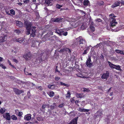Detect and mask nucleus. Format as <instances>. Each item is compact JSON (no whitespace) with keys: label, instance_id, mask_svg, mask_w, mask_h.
<instances>
[{"label":"nucleus","instance_id":"obj_61","mask_svg":"<svg viewBox=\"0 0 124 124\" xmlns=\"http://www.w3.org/2000/svg\"><path fill=\"white\" fill-rule=\"evenodd\" d=\"M25 74L26 75H28V74L29 73H28V72H25Z\"/></svg>","mask_w":124,"mask_h":124},{"label":"nucleus","instance_id":"obj_3","mask_svg":"<svg viewBox=\"0 0 124 124\" xmlns=\"http://www.w3.org/2000/svg\"><path fill=\"white\" fill-rule=\"evenodd\" d=\"M76 42L77 43H79L80 46L82 47L86 45V43L85 40L82 39L81 37H79L77 38L76 39Z\"/></svg>","mask_w":124,"mask_h":124},{"label":"nucleus","instance_id":"obj_37","mask_svg":"<svg viewBox=\"0 0 124 124\" xmlns=\"http://www.w3.org/2000/svg\"><path fill=\"white\" fill-rule=\"evenodd\" d=\"M62 35H63L66 36L67 35L68 33L67 32H64L63 30V31H62Z\"/></svg>","mask_w":124,"mask_h":124},{"label":"nucleus","instance_id":"obj_28","mask_svg":"<svg viewBox=\"0 0 124 124\" xmlns=\"http://www.w3.org/2000/svg\"><path fill=\"white\" fill-rule=\"evenodd\" d=\"M114 69H115L117 70H118L120 71H121L122 70L120 68V66L119 65H116Z\"/></svg>","mask_w":124,"mask_h":124},{"label":"nucleus","instance_id":"obj_54","mask_svg":"<svg viewBox=\"0 0 124 124\" xmlns=\"http://www.w3.org/2000/svg\"><path fill=\"white\" fill-rule=\"evenodd\" d=\"M29 0H24L23 2H24L25 3H26L28 2H29Z\"/></svg>","mask_w":124,"mask_h":124},{"label":"nucleus","instance_id":"obj_29","mask_svg":"<svg viewBox=\"0 0 124 124\" xmlns=\"http://www.w3.org/2000/svg\"><path fill=\"white\" fill-rule=\"evenodd\" d=\"M11 118L13 120H16L17 119V117L14 115H13L11 116Z\"/></svg>","mask_w":124,"mask_h":124},{"label":"nucleus","instance_id":"obj_1","mask_svg":"<svg viewBox=\"0 0 124 124\" xmlns=\"http://www.w3.org/2000/svg\"><path fill=\"white\" fill-rule=\"evenodd\" d=\"M110 18V26L111 28L112 29L113 31H117L120 30L122 28H117L116 29L114 28V27L117 24V23L116 21V19L114 18L116 17L113 14H111L109 15Z\"/></svg>","mask_w":124,"mask_h":124},{"label":"nucleus","instance_id":"obj_58","mask_svg":"<svg viewBox=\"0 0 124 124\" xmlns=\"http://www.w3.org/2000/svg\"><path fill=\"white\" fill-rule=\"evenodd\" d=\"M10 66H11L12 67V68H15V69L16 68L15 67V66L14 65H13L12 64H11Z\"/></svg>","mask_w":124,"mask_h":124},{"label":"nucleus","instance_id":"obj_22","mask_svg":"<svg viewBox=\"0 0 124 124\" xmlns=\"http://www.w3.org/2000/svg\"><path fill=\"white\" fill-rule=\"evenodd\" d=\"M48 94L50 97H52L54 95V93L53 91H51L48 92Z\"/></svg>","mask_w":124,"mask_h":124},{"label":"nucleus","instance_id":"obj_56","mask_svg":"<svg viewBox=\"0 0 124 124\" xmlns=\"http://www.w3.org/2000/svg\"><path fill=\"white\" fill-rule=\"evenodd\" d=\"M8 61L9 64L10 65L11 64L9 60H8Z\"/></svg>","mask_w":124,"mask_h":124},{"label":"nucleus","instance_id":"obj_42","mask_svg":"<svg viewBox=\"0 0 124 124\" xmlns=\"http://www.w3.org/2000/svg\"><path fill=\"white\" fill-rule=\"evenodd\" d=\"M0 67H1L3 69H5L6 68L2 64H0Z\"/></svg>","mask_w":124,"mask_h":124},{"label":"nucleus","instance_id":"obj_23","mask_svg":"<svg viewBox=\"0 0 124 124\" xmlns=\"http://www.w3.org/2000/svg\"><path fill=\"white\" fill-rule=\"evenodd\" d=\"M76 97L78 98H81L83 96V94L82 93H77L76 94Z\"/></svg>","mask_w":124,"mask_h":124},{"label":"nucleus","instance_id":"obj_47","mask_svg":"<svg viewBox=\"0 0 124 124\" xmlns=\"http://www.w3.org/2000/svg\"><path fill=\"white\" fill-rule=\"evenodd\" d=\"M79 102V101L78 100H77L75 101V103L78 106H79V105L78 104V103Z\"/></svg>","mask_w":124,"mask_h":124},{"label":"nucleus","instance_id":"obj_12","mask_svg":"<svg viewBox=\"0 0 124 124\" xmlns=\"http://www.w3.org/2000/svg\"><path fill=\"white\" fill-rule=\"evenodd\" d=\"M13 91L15 93L17 94H19L23 93V91L20 90L16 88H14L13 89Z\"/></svg>","mask_w":124,"mask_h":124},{"label":"nucleus","instance_id":"obj_15","mask_svg":"<svg viewBox=\"0 0 124 124\" xmlns=\"http://www.w3.org/2000/svg\"><path fill=\"white\" fill-rule=\"evenodd\" d=\"M78 118V117H77L76 118L74 119L69 124H77Z\"/></svg>","mask_w":124,"mask_h":124},{"label":"nucleus","instance_id":"obj_51","mask_svg":"<svg viewBox=\"0 0 124 124\" xmlns=\"http://www.w3.org/2000/svg\"><path fill=\"white\" fill-rule=\"evenodd\" d=\"M74 97H73V98L71 99V102L73 103L75 101V100L73 99Z\"/></svg>","mask_w":124,"mask_h":124},{"label":"nucleus","instance_id":"obj_64","mask_svg":"<svg viewBox=\"0 0 124 124\" xmlns=\"http://www.w3.org/2000/svg\"><path fill=\"white\" fill-rule=\"evenodd\" d=\"M100 57L101 58H102V59H103L104 58V56H103V55H101V56H100Z\"/></svg>","mask_w":124,"mask_h":124},{"label":"nucleus","instance_id":"obj_11","mask_svg":"<svg viewBox=\"0 0 124 124\" xmlns=\"http://www.w3.org/2000/svg\"><path fill=\"white\" fill-rule=\"evenodd\" d=\"M31 54L30 53H27L25 54L24 56L23 57L26 60H28L29 59V58H31Z\"/></svg>","mask_w":124,"mask_h":124},{"label":"nucleus","instance_id":"obj_2","mask_svg":"<svg viewBox=\"0 0 124 124\" xmlns=\"http://www.w3.org/2000/svg\"><path fill=\"white\" fill-rule=\"evenodd\" d=\"M26 29L27 31L26 32V34L28 35L30 33L31 29V34L30 36L31 37H34L36 35V30L35 28H36L35 27L33 26L31 27L32 24L30 23H27L26 24Z\"/></svg>","mask_w":124,"mask_h":124},{"label":"nucleus","instance_id":"obj_17","mask_svg":"<svg viewBox=\"0 0 124 124\" xmlns=\"http://www.w3.org/2000/svg\"><path fill=\"white\" fill-rule=\"evenodd\" d=\"M63 31V29H60V30H56L55 32L57 33L60 36L62 35V33Z\"/></svg>","mask_w":124,"mask_h":124},{"label":"nucleus","instance_id":"obj_21","mask_svg":"<svg viewBox=\"0 0 124 124\" xmlns=\"http://www.w3.org/2000/svg\"><path fill=\"white\" fill-rule=\"evenodd\" d=\"M102 111L101 110H99L95 114L97 116H101L102 115Z\"/></svg>","mask_w":124,"mask_h":124},{"label":"nucleus","instance_id":"obj_38","mask_svg":"<svg viewBox=\"0 0 124 124\" xmlns=\"http://www.w3.org/2000/svg\"><path fill=\"white\" fill-rule=\"evenodd\" d=\"M60 84L65 86H66L67 87H68L69 86V85H68L62 82H60Z\"/></svg>","mask_w":124,"mask_h":124},{"label":"nucleus","instance_id":"obj_34","mask_svg":"<svg viewBox=\"0 0 124 124\" xmlns=\"http://www.w3.org/2000/svg\"><path fill=\"white\" fill-rule=\"evenodd\" d=\"M62 7V5H60L59 4H57L56 5V8L60 9Z\"/></svg>","mask_w":124,"mask_h":124},{"label":"nucleus","instance_id":"obj_20","mask_svg":"<svg viewBox=\"0 0 124 124\" xmlns=\"http://www.w3.org/2000/svg\"><path fill=\"white\" fill-rule=\"evenodd\" d=\"M108 64L109 67L111 69H114L116 65L111 63L109 61L108 62Z\"/></svg>","mask_w":124,"mask_h":124},{"label":"nucleus","instance_id":"obj_25","mask_svg":"<svg viewBox=\"0 0 124 124\" xmlns=\"http://www.w3.org/2000/svg\"><path fill=\"white\" fill-rule=\"evenodd\" d=\"M115 52L117 53H120L121 54L124 55V53L123 51L120 50H116Z\"/></svg>","mask_w":124,"mask_h":124},{"label":"nucleus","instance_id":"obj_27","mask_svg":"<svg viewBox=\"0 0 124 124\" xmlns=\"http://www.w3.org/2000/svg\"><path fill=\"white\" fill-rule=\"evenodd\" d=\"M6 110L5 108H1L0 109V113L1 114H3L5 112Z\"/></svg>","mask_w":124,"mask_h":124},{"label":"nucleus","instance_id":"obj_55","mask_svg":"<svg viewBox=\"0 0 124 124\" xmlns=\"http://www.w3.org/2000/svg\"><path fill=\"white\" fill-rule=\"evenodd\" d=\"M120 2L122 4L124 5V1L123 0H121Z\"/></svg>","mask_w":124,"mask_h":124},{"label":"nucleus","instance_id":"obj_4","mask_svg":"<svg viewBox=\"0 0 124 124\" xmlns=\"http://www.w3.org/2000/svg\"><path fill=\"white\" fill-rule=\"evenodd\" d=\"M70 24L72 26V28H75L77 27L80 24V22L73 20L71 22Z\"/></svg>","mask_w":124,"mask_h":124},{"label":"nucleus","instance_id":"obj_26","mask_svg":"<svg viewBox=\"0 0 124 124\" xmlns=\"http://www.w3.org/2000/svg\"><path fill=\"white\" fill-rule=\"evenodd\" d=\"M89 1L88 0H85L83 3V4L85 6H87L88 5Z\"/></svg>","mask_w":124,"mask_h":124},{"label":"nucleus","instance_id":"obj_24","mask_svg":"<svg viewBox=\"0 0 124 124\" xmlns=\"http://www.w3.org/2000/svg\"><path fill=\"white\" fill-rule=\"evenodd\" d=\"M49 105L47 104H45L43 105L42 106V109H40L41 111H42L44 112L45 110V108H46V106H47L48 105Z\"/></svg>","mask_w":124,"mask_h":124},{"label":"nucleus","instance_id":"obj_30","mask_svg":"<svg viewBox=\"0 0 124 124\" xmlns=\"http://www.w3.org/2000/svg\"><path fill=\"white\" fill-rule=\"evenodd\" d=\"M36 43H37V44L38 43V42H36L35 41H34V42H32V44L31 45V46L33 47H36L37 46L36 45Z\"/></svg>","mask_w":124,"mask_h":124},{"label":"nucleus","instance_id":"obj_52","mask_svg":"<svg viewBox=\"0 0 124 124\" xmlns=\"http://www.w3.org/2000/svg\"><path fill=\"white\" fill-rule=\"evenodd\" d=\"M87 53V50H85L83 53V54H86Z\"/></svg>","mask_w":124,"mask_h":124},{"label":"nucleus","instance_id":"obj_50","mask_svg":"<svg viewBox=\"0 0 124 124\" xmlns=\"http://www.w3.org/2000/svg\"><path fill=\"white\" fill-rule=\"evenodd\" d=\"M53 85H48V87L50 89H51V87L52 86H53Z\"/></svg>","mask_w":124,"mask_h":124},{"label":"nucleus","instance_id":"obj_44","mask_svg":"<svg viewBox=\"0 0 124 124\" xmlns=\"http://www.w3.org/2000/svg\"><path fill=\"white\" fill-rule=\"evenodd\" d=\"M75 1H76L77 3H80L81 4L82 2L81 0H75Z\"/></svg>","mask_w":124,"mask_h":124},{"label":"nucleus","instance_id":"obj_53","mask_svg":"<svg viewBox=\"0 0 124 124\" xmlns=\"http://www.w3.org/2000/svg\"><path fill=\"white\" fill-rule=\"evenodd\" d=\"M13 60L14 61V62H15L16 63H17L18 62V61L16 59H13Z\"/></svg>","mask_w":124,"mask_h":124},{"label":"nucleus","instance_id":"obj_45","mask_svg":"<svg viewBox=\"0 0 124 124\" xmlns=\"http://www.w3.org/2000/svg\"><path fill=\"white\" fill-rule=\"evenodd\" d=\"M80 12L82 13V14H83V16H85V11H84L83 10H80Z\"/></svg>","mask_w":124,"mask_h":124},{"label":"nucleus","instance_id":"obj_63","mask_svg":"<svg viewBox=\"0 0 124 124\" xmlns=\"http://www.w3.org/2000/svg\"><path fill=\"white\" fill-rule=\"evenodd\" d=\"M49 33L51 35H52L53 34V32L51 31H50L49 32Z\"/></svg>","mask_w":124,"mask_h":124},{"label":"nucleus","instance_id":"obj_33","mask_svg":"<svg viewBox=\"0 0 124 124\" xmlns=\"http://www.w3.org/2000/svg\"><path fill=\"white\" fill-rule=\"evenodd\" d=\"M10 12L11 14L13 15H15V11L13 9H12L10 10Z\"/></svg>","mask_w":124,"mask_h":124},{"label":"nucleus","instance_id":"obj_39","mask_svg":"<svg viewBox=\"0 0 124 124\" xmlns=\"http://www.w3.org/2000/svg\"><path fill=\"white\" fill-rule=\"evenodd\" d=\"M83 91L84 92H88L89 91V90L88 89H87L85 88H84L83 90Z\"/></svg>","mask_w":124,"mask_h":124},{"label":"nucleus","instance_id":"obj_35","mask_svg":"<svg viewBox=\"0 0 124 124\" xmlns=\"http://www.w3.org/2000/svg\"><path fill=\"white\" fill-rule=\"evenodd\" d=\"M67 94V95L66 96L67 97H70L71 94L69 91H68Z\"/></svg>","mask_w":124,"mask_h":124},{"label":"nucleus","instance_id":"obj_9","mask_svg":"<svg viewBox=\"0 0 124 124\" xmlns=\"http://www.w3.org/2000/svg\"><path fill=\"white\" fill-rule=\"evenodd\" d=\"M55 0H45V3L47 4L48 6H50L53 5Z\"/></svg>","mask_w":124,"mask_h":124},{"label":"nucleus","instance_id":"obj_31","mask_svg":"<svg viewBox=\"0 0 124 124\" xmlns=\"http://www.w3.org/2000/svg\"><path fill=\"white\" fill-rule=\"evenodd\" d=\"M14 32L17 35H19L21 31L18 30H16L14 31Z\"/></svg>","mask_w":124,"mask_h":124},{"label":"nucleus","instance_id":"obj_57","mask_svg":"<svg viewBox=\"0 0 124 124\" xmlns=\"http://www.w3.org/2000/svg\"><path fill=\"white\" fill-rule=\"evenodd\" d=\"M84 25H82V26H81V29L83 30L84 29Z\"/></svg>","mask_w":124,"mask_h":124},{"label":"nucleus","instance_id":"obj_32","mask_svg":"<svg viewBox=\"0 0 124 124\" xmlns=\"http://www.w3.org/2000/svg\"><path fill=\"white\" fill-rule=\"evenodd\" d=\"M90 29L92 31H94L95 30V28L92 25L90 26Z\"/></svg>","mask_w":124,"mask_h":124},{"label":"nucleus","instance_id":"obj_14","mask_svg":"<svg viewBox=\"0 0 124 124\" xmlns=\"http://www.w3.org/2000/svg\"><path fill=\"white\" fill-rule=\"evenodd\" d=\"M78 110L81 112H88L90 110V109L82 108L80 107L78 109Z\"/></svg>","mask_w":124,"mask_h":124},{"label":"nucleus","instance_id":"obj_7","mask_svg":"<svg viewBox=\"0 0 124 124\" xmlns=\"http://www.w3.org/2000/svg\"><path fill=\"white\" fill-rule=\"evenodd\" d=\"M14 41L22 44H24L25 45L27 44L26 42L24 43L25 42V40L24 39L22 38H20L15 39Z\"/></svg>","mask_w":124,"mask_h":124},{"label":"nucleus","instance_id":"obj_40","mask_svg":"<svg viewBox=\"0 0 124 124\" xmlns=\"http://www.w3.org/2000/svg\"><path fill=\"white\" fill-rule=\"evenodd\" d=\"M102 20L100 18H97L96 20V21L97 22H102Z\"/></svg>","mask_w":124,"mask_h":124},{"label":"nucleus","instance_id":"obj_43","mask_svg":"<svg viewBox=\"0 0 124 124\" xmlns=\"http://www.w3.org/2000/svg\"><path fill=\"white\" fill-rule=\"evenodd\" d=\"M64 106V104L63 103H62L59 105L58 107L59 108H62Z\"/></svg>","mask_w":124,"mask_h":124},{"label":"nucleus","instance_id":"obj_62","mask_svg":"<svg viewBox=\"0 0 124 124\" xmlns=\"http://www.w3.org/2000/svg\"><path fill=\"white\" fill-rule=\"evenodd\" d=\"M18 4L20 5L21 6L22 5V3H18Z\"/></svg>","mask_w":124,"mask_h":124},{"label":"nucleus","instance_id":"obj_46","mask_svg":"<svg viewBox=\"0 0 124 124\" xmlns=\"http://www.w3.org/2000/svg\"><path fill=\"white\" fill-rule=\"evenodd\" d=\"M23 114V113L22 112H19L18 115L19 116H21Z\"/></svg>","mask_w":124,"mask_h":124},{"label":"nucleus","instance_id":"obj_60","mask_svg":"<svg viewBox=\"0 0 124 124\" xmlns=\"http://www.w3.org/2000/svg\"><path fill=\"white\" fill-rule=\"evenodd\" d=\"M3 59L2 58L0 57V62L2 61Z\"/></svg>","mask_w":124,"mask_h":124},{"label":"nucleus","instance_id":"obj_41","mask_svg":"<svg viewBox=\"0 0 124 124\" xmlns=\"http://www.w3.org/2000/svg\"><path fill=\"white\" fill-rule=\"evenodd\" d=\"M59 97V96L58 95L55 96L54 97V98L55 99H58Z\"/></svg>","mask_w":124,"mask_h":124},{"label":"nucleus","instance_id":"obj_6","mask_svg":"<svg viewBox=\"0 0 124 124\" xmlns=\"http://www.w3.org/2000/svg\"><path fill=\"white\" fill-rule=\"evenodd\" d=\"M109 76V72L108 71H107L105 73H104L101 77V79L106 80Z\"/></svg>","mask_w":124,"mask_h":124},{"label":"nucleus","instance_id":"obj_10","mask_svg":"<svg viewBox=\"0 0 124 124\" xmlns=\"http://www.w3.org/2000/svg\"><path fill=\"white\" fill-rule=\"evenodd\" d=\"M3 117L6 120H10L11 119L9 113H6L3 115Z\"/></svg>","mask_w":124,"mask_h":124},{"label":"nucleus","instance_id":"obj_5","mask_svg":"<svg viewBox=\"0 0 124 124\" xmlns=\"http://www.w3.org/2000/svg\"><path fill=\"white\" fill-rule=\"evenodd\" d=\"M7 35L2 34L0 37V41L1 42H3L7 40Z\"/></svg>","mask_w":124,"mask_h":124},{"label":"nucleus","instance_id":"obj_36","mask_svg":"<svg viewBox=\"0 0 124 124\" xmlns=\"http://www.w3.org/2000/svg\"><path fill=\"white\" fill-rule=\"evenodd\" d=\"M54 105H51L50 106V107L51 109H53L55 107V106H56V103H53Z\"/></svg>","mask_w":124,"mask_h":124},{"label":"nucleus","instance_id":"obj_16","mask_svg":"<svg viewBox=\"0 0 124 124\" xmlns=\"http://www.w3.org/2000/svg\"><path fill=\"white\" fill-rule=\"evenodd\" d=\"M16 23L17 25L19 27H21L23 25L22 23L21 22L19 21H16Z\"/></svg>","mask_w":124,"mask_h":124},{"label":"nucleus","instance_id":"obj_18","mask_svg":"<svg viewBox=\"0 0 124 124\" xmlns=\"http://www.w3.org/2000/svg\"><path fill=\"white\" fill-rule=\"evenodd\" d=\"M63 18H58L55 19L54 21L57 22H61L63 20Z\"/></svg>","mask_w":124,"mask_h":124},{"label":"nucleus","instance_id":"obj_48","mask_svg":"<svg viewBox=\"0 0 124 124\" xmlns=\"http://www.w3.org/2000/svg\"><path fill=\"white\" fill-rule=\"evenodd\" d=\"M60 79V78L59 77H56L55 78V80L56 81H58Z\"/></svg>","mask_w":124,"mask_h":124},{"label":"nucleus","instance_id":"obj_59","mask_svg":"<svg viewBox=\"0 0 124 124\" xmlns=\"http://www.w3.org/2000/svg\"><path fill=\"white\" fill-rule=\"evenodd\" d=\"M26 124H31L32 123L31 122H28L26 123Z\"/></svg>","mask_w":124,"mask_h":124},{"label":"nucleus","instance_id":"obj_13","mask_svg":"<svg viewBox=\"0 0 124 124\" xmlns=\"http://www.w3.org/2000/svg\"><path fill=\"white\" fill-rule=\"evenodd\" d=\"M31 115L30 114H27L25 116L24 119L27 121H30L31 118Z\"/></svg>","mask_w":124,"mask_h":124},{"label":"nucleus","instance_id":"obj_8","mask_svg":"<svg viewBox=\"0 0 124 124\" xmlns=\"http://www.w3.org/2000/svg\"><path fill=\"white\" fill-rule=\"evenodd\" d=\"M91 59L90 57H89L87 59L86 62V65L89 67H90L93 66L92 63L91 62Z\"/></svg>","mask_w":124,"mask_h":124},{"label":"nucleus","instance_id":"obj_49","mask_svg":"<svg viewBox=\"0 0 124 124\" xmlns=\"http://www.w3.org/2000/svg\"><path fill=\"white\" fill-rule=\"evenodd\" d=\"M38 89L40 91H42V88L41 86H39L38 87Z\"/></svg>","mask_w":124,"mask_h":124},{"label":"nucleus","instance_id":"obj_19","mask_svg":"<svg viewBox=\"0 0 124 124\" xmlns=\"http://www.w3.org/2000/svg\"><path fill=\"white\" fill-rule=\"evenodd\" d=\"M120 4V2L117 1L114 3V4L111 6V7L113 8H115L119 6Z\"/></svg>","mask_w":124,"mask_h":124}]
</instances>
